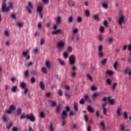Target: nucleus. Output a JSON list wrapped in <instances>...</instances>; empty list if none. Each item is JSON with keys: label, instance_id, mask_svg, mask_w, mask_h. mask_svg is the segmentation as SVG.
Instances as JSON below:
<instances>
[{"label": "nucleus", "instance_id": "nucleus-1", "mask_svg": "<svg viewBox=\"0 0 131 131\" xmlns=\"http://www.w3.org/2000/svg\"><path fill=\"white\" fill-rule=\"evenodd\" d=\"M6 1L7 0H3V3L2 5V11L4 13V12H9L10 11V7H7V4L6 3Z\"/></svg>", "mask_w": 131, "mask_h": 131}, {"label": "nucleus", "instance_id": "nucleus-2", "mask_svg": "<svg viewBox=\"0 0 131 131\" xmlns=\"http://www.w3.org/2000/svg\"><path fill=\"white\" fill-rule=\"evenodd\" d=\"M118 24L122 28V25L125 24V17L123 15H121L118 19Z\"/></svg>", "mask_w": 131, "mask_h": 131}, {"label": "nucleus", "instance_id": "nucleus-3", "mask_svg": "<svg viewBox=\"0 0 131 131\" xmlns=\"http://www.w3.org/2000/svg\"><path fill=\"white\" fill-rule=\"evenodd\" d=\"M70 111V107L69 106L66 107V111H62V115H61V118L63 120H65V118L67 117L68 114L67 112H69Z\"/></svg>", "mask_w": 131, "mask_h": 131}, {"label": "nucleus", "instance_id": "nucleus-4", "mask_svg": "<svg viewBox=\"0 0 131 131\" xmlns=\"http://www.w3.org/2000/svg\"><path fill=\"white\" fill-rule=\"evenodd\" d=\"M20 86L23 90L24 89L25 91L24 92L25 95H27L28 93V88H26V83L24 82H21L20 83Z\"/></svg>", "mask_w": 131, "mask_h": 131}, {"label": "nucleus", "instance_id": "nucleus-5", "mask_svg": "<svg viewBox=\"0 0 131 131\" xmlns=\"http://www.w3.org/2000/svg\"><path fill=\"white\" fill-rule=\"evenodd\" d=\"M31 9H33V5H32V3H31L30 1H29L28 5H27L26 7V9L29 14H31V13H32Z\"/></svg>", "mask_w": 131, "mask_h": 131}, {"label": "nucleus", "instance_id": "nucleus-6", "mask_svg": "<svg viewBox=\"0 0 131 131\" xmlns=\"http://www.w3.org/2000/svg\"><path fill=\"white\" fill-rule=\"evenodd\" d=\"M56 47L59 50H60V49H64V47H65V42L63 40L59 41L56 45Z\"/></svg>", "mask_w": 131, "mask_h": 131}, {"label": "nucleus", "instance_id": "nucleus-7", "mask_svg": "<svg viewBox=\"0 0 131 131\" xmlns=\"http://www.w3.org/2000/svg\"><path fill=\"white\" fill-rule=\"evenodd\" d=\"M75 56L74 55H71L69 57V63L71 65H74L75 64Z\"/></svg>", "mask_w": 131, "mask_h": 131}, {"label": "nucleus", "instance_id": "nucleus-8", "mask_svg": "<svg viewBox=\"0 0 131 131\" xmlns=\"http://www.w3.org/2000/svg\"><path fill=\"white\" fill-rule=\"evenodd\" d=\"M27 119H29V120H30L32 122H34L35 121V117L33 115H27Z\"/></svg>", "mask_w": 131, "mask_h": 131}, {"label": "nucleus", "instance_id": "nucleus-9", "mask_svg": "<svg viewBox=\"0 0 131 131\" xmlns=\"http://www.w3.org/2000/svg\"><path fill=\"white\" fill-rule=\"evenodd\" d=\"M72 72H71V76L72 77H75L76 76V70H77V68L76 67L74 66L72 68Z\"/></svg>", "mask_w": 131, "mask_h": 131}, {"label": "nucleus", "instance_id": "nucleus-10", "mask_svg": "<svg viewBox=\"0 0 131 131\" xmlns=\"http://www.w3.org/2000/svg\"><path fill=\"white\" fill-rule=\"evenodd\" d=\"M15 109H16L15 105H11L9 107V110L6 111V113H8V114H11V113H12V111H14Z\"/></svg>", "mask_w": 131, "mask_h": 131}, {"label": "nucleus", "instance_id": "nucleus-11", "mask_svg": "<svg viewBox=\"0 0 131 131\" xmlns=\"http://www.w3.org/2000/svg\"><path fill=\"white\" fill-rule=\"evenodd\" d=\"M87 110L90 112V113H94L95 112L94 108L91 107V105L88 106Z\"/></svg>", "mask_w": 131, "mask_h": 131}, {"label": "nucleus", "instance_id": "nucleus-12", "mask_svg": "<svg viewBox=\"0 0 131 131\" xmlns=\"http://www.w3.org/2000/svg\"><path fill=\"white\" fill-rule=\"evenodd\" d=\"M74 109L76 112L78 111V105L77 104V102H75L74 103Z\"/></svg>", "mask_w": 131, "mask_h": 131}, {"label": "nucleus", "instance_id": "nucleus-13", "mask_svg": "<svg viewBox=\"0 0 131 131\" xmlns=\"http://www.w3.org/2000/svg\"><path fill=\"white\" fill-rule=\"evenodd\" d=\"M62 32V31L60 29H58L56 31H53L52 32V34L55 35V34H59Z\"/></svg>", "mask_w": 131, "mask_h": 131}, {"label": "nucleus", "instance_id": "nucleus-14", "mask_svg": "<svg viewBox=\"0 0 131 131\" xmlns=\"http://www.w3.org/2000/svg\"><path fill=\"white\" fill-rule=\"evenodd\" d=\"M22 113V109L21 108H18L16 112V114L17 116H20Z\"/></svg>", "mask_w": 131, "mask_h": 131}, {"label": "nucleus", "instance_id": "nucleus-15", "mask_svg": "<svg viewBox=\"0 0 131 131\" xmlns=\"http://www.w3.org/2000/svg\"><path fill=\"white\" fill-rule=\"evenodd\" d=\"M58 61L61 66H64L66 65V62H65V61L62 60L60 58L58 59Z\"/></svg>", "mask_w": 131, "mask_h": 131}, {"label": "nucleus", "instance_id": "nucleus-16", "mask_svg": "<svg viewBox=\"0 0 131 131\" xmlns=\"http://www.w3.org/2000/svg\"><path fill=\"white\" fill-rule=\"evenodd\" d=\"M39 86L40 88V89H41V90H42L43 91L45 90V84L43 83V82H42V81H41L39 83Z\"/></svg>", "mask_w": 131, "mask_h": 131}, {"label": "nucleus", "instance_id": "nucleus-17", "mask_svg": "<svg viewBox=\"0 0 131 131\" xmlns=\"http://www.w3.org/2000/svg\"><path fill=\"white\" fill-rule=\"evenodd\" d=\"M107 101L108 103H110L111 105H114V99H110V97L108 98Z\"/></svg>", "mask_w": 131, "mask_h": 131}, {"label": "nucleus", "instance_id": "nucleus-18", "mask_svg": "<svg viewBox=\"0 0 131 131\" xmlns=\"http://www.w3.org/2000/svg\"><path fill=\"white\" fill-rule=\"evenodd\" d=\"M37 12L38 13H42V6H37Z\"/></svg>", "mask_w": 131, "mask_h": 131}, {"label": "nucleus", "instance_id": "nucleus-19", "mask_svg": "<svg viewBox=\"0 0 131 131\" xmlns=\"http://www.w3.org/2000/svg\"><path fill=\"white\" fill-rule=\"evenodd\" d=\"M120 128L121 130L124 131L125 130V125L124 124H122L120 125Z\"/></svg>", "mask_w": 131, "mask_h": 131}, {"label": "nucleus", "instance_id": "nucleus-20", "mask_svg": "<svg viewBox=\"0 0 131 131\" xmlns=\"http://www.w3.org/2000/svg\"><path fill=\"white\" fill-rule=\"evenodd\" d=\"M73 21H74V18H73V16H70L69 18L68 22H69V23H73Z\"/></svg>", "mask_w": 131, "mask_h": 131}, {"label": "nucleus", "instance_id": "nucleus-21", "mask_svg": "<svg viewBox=\"0 0 131 131\" xmlns=\"http://www.w3.org/2000/svg\"><path fill=\"white\" fill-rule=\"evenodd\" d=\"M49 102L51 103L52 107H55L56 105H57V102H56V101H54L53 100H50Z\"/></svg>", "mask_w": 131, "mask_h": 131}, {"label": "nucleus", "instance_id": "nucleus-22", "mask_svg": "<svg viewBox=\"0 0 131 131\" xmlns=\"http://www.w3.org/2000/svg\"><path fill=\"white\" fill-rule=\"evenodd\" d=\"M106 73L107 75H111V76H112V75H113V74H114V72H113V71H110V70H107L106 71Z\"/></svg>", "mask_w": 131, "mask_h": 131}, {"label": "nucleus", "instance_id": "nucleus-23", "mask_svg": "<svg viewBox=\"0 0 131 131\" xmlns=\"http://www.w3.org/2000/svg\"><path fill=\"white\" fill-rule=\"evenodd\" d=\"M94 19H95V20H96V21H97V22H99V21H100V18L99 17V15H98V14H96L95 15H94L93 16Z\"/></svg>", "mask_w": 131, "mask_h": 131}, {"label": "nucleus", "instance_id": "nucleus-24", "mask_svg": "<svg viewBox=\"0 0 131 131\" xmlns=\"http://www.w3.org/2000/svg\"><path fill=\"white\" fill-rule=\"evenodd\" d=\"M101 65H103V66H105L106 64H107V58H105L103 59L102 61L101 62Z\"/></svg>", "mask_w": 131, "mask_h": 131}, {"label": "nucleus", "instance_id": "nucleus-25", "mask_svg": "<svg viewBox=\"0 0 131 131\" xmlns=\"http://www.w3.org/2000/svg\"><path fill=\"white\" fill-rule=\"evenodd\" d=\"M99 31L101 33H104L105 31V28H104V27H103V26H100L99 28Z\"/></svg>", "mask_w": 131, "mask_h": 131}, {"label": "nucleus", "instance_id": "nucleus-26", "mask_svg": "<svg viewBox=\"0 0 131 131\" xmlns=\"http://www.w3.org/2000/svg\"><path fill=\"white\" fill-rule=\"evenodd\" d=\"M55 112H56V113H60V112H61V107H60V106H57L56 107Z\"/></svg>", "mask_w": 131, "mask_h": 131}, {"label": "nucleus", "instance_id": "nucleus-27", "mask_svg": "<svg viewBox=\"0 0 131 131\" xmlns=\"http://www.w3.org/2000/svg\"><path fill=\"white\" fill-rule=\"evenodd\" d=\"M56 22L57 24H60V23H61V16H57L56 18Z\"/></svg>", "mask_w": 131, "mask_h": 131}, {"label": "nucleus", "instance_id": "nucleus-28", "mask_svg": "<svg viewBox=\"0 0 131 131\" xmlns=\"http://www.w3.org/2000/svg\"><path fill=\"white\" fill-rule=\"evenodd\" d=\"M21 120L27 118V115H25V113H23L20 117Z\"/></svg>", "mask_w": 131, "mask_h": 131}, {"label": "nucleus", "instance_id": "nucleus-29", "mask_svg": "<svg viewBox=\"0 0 131 131\" xmlns=\"http://www.w3.org/2000/svg\"><path fill=\"white\" fill-rule=\"evenodd\" d=\"M98 55L100 58H102V57L104 56V53L102 51H98Z\"/></svg>", "mask_w": 131, "mask_h": 131}, {"label": "nucleus", "instance_id": "nucleus-30", "mask_svg": "<svg viewBox=\"0 0 131 131\" xmlns=\"http://www.w3.org/2000/svg\"><path fill=\"white\" fill-rule=\"evenodd\" d=\"M120 111H121V108L120 107H118L117 111V114L119 116H120V115H121V113L120 112Z\"/></svg>", "mask_w": 131, "mask_h": 131}, {"label": "nucleus", "instance_id": "nucleus-31", "mask_svg": "<svg viewBox=\"0 0 131 131\" xmlns=\"http://www.w3.org/2000/svg\"><path fill=\"white\" fill-rule=\"evenodd\" d=\"M4 34L7 37L10 36V33H9V31L7 29L4 31Z\"/></svg>", "mask_w": 131, "mask_h": 131}, {"label": "nucleus", "instance_id": "nucleus-32", "mask_svg": "<svg viewBox=\"0 0 131 131\" xmlns=\"http://www.w3.org/2000/svg\"><path fill=\"white\" fill-rule=\"evenodd\" d=\"M116 86H117V83L115 82L114 83V84L112 87V89L113 90V91H115V89H116Z\"/></svg>", "mask_w": 131, "mask_h": 131}, {"label": "nucleus", "instance_id": "nucleus-33", "mask_svg": "<svg viewBox=\"0 0 131 131\" xmlns=\"http://www.w3.org/2000/svg\"><path fill=\"white\" fill-rule=\"evenodd\" d=\"M40 116L41 118H45V117H46V115H45V112H41L40 113Z\"/></svg>", "mask_w": 131, "mask_h": 131}, {"label": "nucleus", "instance_id": "nucleus-34", "mask_svg": "<svg viewBox=\"0 0 131 131\" xmlns=\"http://www.w3.org/2000/svg\"><path fill=\"white\" fill-rule=\"evenodd\" d=\"M41 70L43 73H45V74H46V73H48V71L47 70V68L43 67L41 68Z\"/></svg>", "mask_w": 131, "mask_h": 131}, {"label": "nucleus", "instance_id": "nucleus-35", "mask_svg": "<svg viewBox=\"0 0 131 131\" xmlns=\"http://www.w3.org/2000/svg\"><path fill=\"white\" fill-rule=\"evenodd\" d=\"M99 93H94L93 94V98H94V99H96V98H97L98 96H99Z\"/></svg>", "mask_w": 131, "mask_h": 131}, {"label": "nucleus", "instance_id": "nucleus-36", "mask_svg": "<svg viewBox=\"0 0 131 131\" xmlns=\"http://www.w3.org/2000/svg\"><path fill=\"white\" fill-rule=\"evenodd\" d=\"M77 21L78 22V23H81V22H82V18L80 16H79L77 18Z\"/></svg>", "mask_w": 131, "mask_h": 131}, {"label": "nucleus", "instance_id": "nucleus-37", "mask_svg": "<svg viewBox=\"0 0 131 131\" xmlns=\"http://www.w3.org/2000/svg\"><path fill=\"white\" fill-rule=\"evenodd\" d=\"M29 51L28 50H27L26 51H24L23 52V57H26L27 55H28Z\"/></svg>", "mask_w": 131, "mask_h": 131}, {"label": "nucleus", "instance_id": "nucleus-38", "mask_svg": "<svg viewBox=\"0 0 131 131\" xmlns=\"http://www.w3.org/2000/svg\"><path fill=\"white\" fill-rule=\"evenodd\" d=\"M102 109H103V113L104 115H107V108L103 107L102 108Z\"/></svg>", "mask_w": 131, "mask_h": 131}, {"label": "nucleus", "instance_id": "nucleus-39", "mask_svg": "<svg viewBox=\"0 0 131 131\" xmlns=\"http://www.w3.org/2000/svg\"><path fill=\"white\" fill-rule=\"evenodd\" d=\"M13 122H10L6 127L7 129H10V128H11L12 126H13Z\"/></svg>", "mask_w": 131, "mask_h": 131}, {"label": "nucleus", "instance_id": "nucleus-40", "mask_svg": "<svg viewBox=\"0 0 131 131\" xmlns=\"http://www.w3.org/2000/svg\"><path fill=\"white\" fill-rule=\"evenodd\" d=\"M100 125L102 127V129H105V123L104 122V121H101L100 122Z\"/></svg>", "mask_w": 131, "mask_h": 131}, {"label": "nucleus", "instance_id": "nucleus-41", "mask_svg": "<svg viewBox=\"0 0 131 131\" xmlns=\"http://www.w3.org/2000/svg\"><path fill=\"white\" fill-rule=\"evenodd\" d=\"M85 14L86 16V17H90V11L89 10H85Z\"/></svg>", "mask_w": 131, "mask_h": 131}, {"label": "nucleus", "instance_id": "nucleus-42", "mask_svg": "<svg viewBox=\"0 0 131 131\" xmlns=\"http://www.w3.org/2000/svg\"><path fill=\"white\" fill-rule=\"evenodd\" d=\"M68 53L67 52H64L63 53V57L65 59H67L68 58Z\"/></svg>", "mask_w": 131, "mask_h": 131}, {"label": "nucleus", "instance_id": "nucleus-43", "mask_svg": "<svg viewBox=\"0 0 131 131\" xmlns=\"http://www.w3.org/2000/svg\"><path fill=\"white\" fill-rule=\"evenodd\" d=\"M103 51V46L100 45L98 47V52H102Z\"/></svg>", "mask_w": 131, "mask_h": 131}, {"label": "nucleus", "instance_id": "nucleus-44", "mask_svg": "<svg viewBox=\"0 0 131 131\" xmlns=\"http://www.w3.org/2000/svg\"><path fill=\"white\" fill-rule=\"evenodd\" d=\"M108 21H107V20H104L103 21V25L105 26V27H108Z\"/></svg>", "mask_w": 131, "mask_h": 131}, {"label": "nucleus", "instance_id": "nucleus-45", "mask_svg": "<svg viewBox=\"0 0 131 131\" xmlns=\"http://www.w3.org/2000/svg\"><path fill=\"white\" fill-rule=\"evenodd\" d=\"M12 91L13 92V93H16L17 91V86H14L12 88Z\"/></svg>", "mask_w": 131, "mask_h": 131}, {"label": "nucleus", "instance_id": "nucleus-46", "mask_svg": "<svg viewBox=\"0 0 131 131\" xmlns=\"http://www.w3.org/2000/svg\"><path fill=\"white\" fill-rule=\"evenodd\" d=\"M117 65H118V62L117 61L115 62L114 64V67L115 70H117Z\"/></svg>", "mask_w": 131, "mask_h": 131}, {"label": "nucleus", "instance_id": "nucleus-47", "mask_svg": "<svg viewBox=\"0 0 131 131\" xmlns=\"http://www.w3.org/2000/svg\"><path fill=\"white\" fill-rule=\"evenodd\" d=\"M68 52H69V53H71V52H72V47H71V46H70L69 47H68Z\"/></svg>", "mask_w": 131, "mask_h": 131}, {"label": "nucleus", "instance_id": "nucleus-48", "mask_svg": "<svg viewBox=\"0 0 131 131\" xmlns=\"http://www.w3.org/2000/svg\"><path fill=\"white\" fill-rule=\"evenodd\" d=\"M128 71H129V68H126L124 71L125 74H128Z\"/></svg>", "mask_w": 131, "mask_h": 131}, {"label": "nucleus", "instance_id": "nucleus-49", "mask_svg": "<svg viewBox=\"0 0 131 131\" xmlns=\"http://www.w3.org/2000/svg\"><path fill=\"white\" fill-rule=\"evenodd\" d=\"M107 105V101L104 102V103H102V108H106V106Z\"/></svg>", "mask_w": 131, "mask_h": 131}, {"label": "nucleus", "instance_id": "nucleus-50", "mask_svg": "<svg viewBox=\"0 0 131 131\" xmlns=\"http://www.w3.org/2000/svg\"><path fill=\"white\" fill-rule=\"evenodd\" d=\"M124 117L125 119H127V118H128V116H127V113H126V112H125L124 113Z\"/></svg>", "mask_w": 131, "mask_h": 131}, {"label": "nucleus", "instance_id": "nucleus-51", "mask_svg": "<svg viewBox=\"0 0 131 131\" xmlns=\"http://www.w3.org/2000/svg\"><path fill=\"white\" fill-rule=\"evenodd\" d=\"M102 7L104 8V9H108V5L105 3L102 4Z\"/></svg>", "mask_w": 131, "mask_h": 131}, {"label": "nucleus", "instance_id": "nucleus-52", "mask_svg": "<svg viewBox=\"0 0 131 131\" xmlns=\"http://www.w3.org/2000/svg\"><path fill=\"white\" fill-rule=\"evenodd\" d=\"M78 32V29H75L73 30V33L74 34H76V33H77Z\"/></svg>", "mask_w": 131, "mask_h": 131}, {"label": "nucleus", "instance_id": "nucleus-53", "mask_svg": "<svg viewBox=\"0 0 131 131\" xmlns=\"http://www.w3.org/2000/svg\"><path fill=\"white\" fill-rule=\"evenodd\" d=\"M98 39L99 41H102V40H103V36H102L101 35H99Z\"/></svg>", "mask_w": 131, "mask_h": 131}, {"label": "nucleus", "instance_id": "nucleus-54", "mask_svg": "<svg viewBox=\"0 0 131 131\" xmlns=\"http://www.w3.org/2000/svg\"><path fill=\"white\" fill-rule=\"evenodd\" d=\"M106 82L108 85H110V84H111V82H112V81H111V80L110 79H107L106 80Z\"/></svg>", "mask_w": 131, "mask_h": 131}, {"label": "nucleus", "instance_id": "nucleus-55", "mask_svg": "<svg viewBox=\"0 0 131 131\" xmlns=\"http://www.w3.org/2000/svg\"><path fill=\"white\" fill-rule=\"evenodd\" d=\"M87 77L88 78H89L91 81H93V77H92V76H91V75L87 74Z\"/></svg>", "mask_w": 131, "mask_h": 131}, {"label": "nucleus", "instance_id": "nucleus-56", "mask_svg": "<svg viewBox=\"0 0 131 131\" xmlns=\"http://www.w3.org/2000/svg\"><path fill=\"white\" fill-rule=\"evenodd\" d=\"M79 103L81 105H83V104H84V99H81L80 100Z\"/></svg>", "mask_w": 131, "mask_h": 131}, {"label": "nucleus", "instance_id": "nucleus-57", "mask_svg": "<svg viewBox=\"0 0 131 131\" xmlns=\"http://www.w3.org/2000/svg\"><path fill=\"white\" fill-rule=\"evenodd\" d=\"M43 43H45V39L42 38L40 40V45L41 46H42V45H43Z\"/></svg>", "mask_w": 131, "mask_h": 131}, {"label": "nucleus", "instance_id": "nucleus-58", "mask_svg": "<svg viewBox=\"0 0 131 131\" xmlns=\"http://www.w3.org/2000/svg\"><path fill=\"white\" fill-rule=\"evenodd\" d=\"M50 129L51 131H54V128L53 127V123L50 124Z\"/></svg>", "mask_w": 131, "mask_h": 131}, {"label": "nucleus", "instance_id": "nucleus-59", "mask_svg": "<svg viewBox=\"0 0 131 131\" xmlns=\"http://www.w3.org/2000/svg\"><path fill=\"white\" fill-rule=\"evenodd\" d=\"M31 82H32V83H34V82H35V78L32 77L31 79Z\"/></svg>", "mask_w": 131, "mask_h": 131}, {"label": "nucleus", "instance_id": "nucleus-60", "mask_svg": "<svg viewBox=\"0 0 131 131\" xmlns=\"http://www.w3.org/2000/svg\"><path fill=\"white\" fill-rule=\"evenodd\" d=\"M58 95L59 96H60V97L63 95L62 92V90H61V89H59L58 90Z\"/></svg>", "mask_w": 131, "mask_h": 131}, {"label": "nucleus", "instance_id": "nucleus-61", "mask_svg": "<svg viewBox=\"0 0 131 131\" xmlns=\"http://www.w3.org/2000/svg\"><path fill=\"white\" fill-rule=\"evenodd\" d=\"M84 98L85 100H86V101H89L90 100V98H89V96L88 95H85L84 96Z\"/></svg>", "mask_w": 131, "mask_h": 131}, {"label": "nucleus", "instance_id": "nucleus-62", "mask_svg": "<svg viewBox=\"0 0 131 131\" xmlns=\"http://www.w3.org/2000/svg\"><path fill=\"white\" fill-rule=\"evenodd\" d=\"M108 43H112V42H113V38H110V39H108Z\"/></svg>", "mask_w": 131, "mask_h": 131}, {"label": "nucleus", "instance_id": "nucleus-63", "mask_svg": "<svg viewBox=\"0 0 131 131\" xmlns=\"http://www.w3.org/2000/svg\"><path fill=\"white\" fill-rule=\"evenodd\" d=\"M46 66L48 68H50V67H51V66H50V62L49 61H47L46 63Z\"/></svg>", "mask_w": 131, "mask_h": 131}, {"label": "nucleus", "instance_id": "nucleus-64", "mask_svg": "<svg viewBox=\"0 0 131 131\" xmlns=\"http://www.w3.org/2000/svg\"><path fill=\"white\" fill-rule=\"evenodd\" d=\"M12 131H18V128L16 127H13Z\"/></svg>", "mask_w": 131, "mask_h": 131}]
</instances>
